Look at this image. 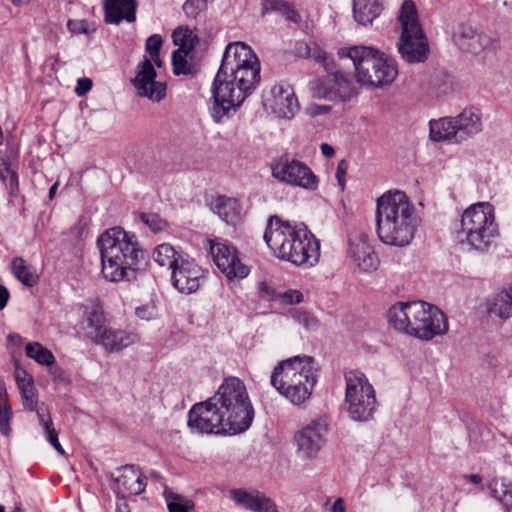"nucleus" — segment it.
I'll return each mask as SVG.
<instances>
[{"mask_svg":"<svg viewBox=\"0 0 512 512\" xmlns=\"http://www.w3.org/2000/svg\"><path fill=\"white\" fill-rule=\"evenodd\" d=\"M254 408L242 380L226 378L216 393L194 404L188 412V427L200 434L236 435L246 431Z\"/></svg>","mask_w":512,"mask_h":512,"instance_id":"obj_1","label":"nucleus"},{"mask_svg":"<svg viewBox=\"0 0 512 512\" xmlns=\"http://www.w3.org/2000/svg\"><path fill=\"white\" fill-rule=\"evenodd\" d=\"M260 62L244 42L229 43L212 85L211 116L220 123L229 118L260 83Z\"/></svg>","mask_w":512,"mask_h":512,"instance_id":"obj_2","label":"nucleus"},{"mask_svg":"<svg viewBox=\"0 0 512 512\" xmlns=\"http://www.w3.org/2000/svg\"><path fill=\"white\" fill-rule=\"evenodd\" d=\"M263 238L280 260L305 268L319 261V240L304 223H291L273 215L268 220Z\"/></svg>","mask_w":512,"mask_h":512,"instance_id":"obj_3","label":"nucleus"},{"mask_svg":"<svg viewBox=\"0 0 512 512\" xmlns=\"http://www.w3.org/2000/svg\"><path fill=\"white\" fill-rule=\"evenodd\" d=\"M376 233L391 247L409 246L417 232L418 216L408 196L399 190L388 191L376 202Z\"/></svg>","mask_w":512,"mask_h":512,"instance_id":"obj_4","label":"nucleus"},{"mask_svg":"<svg viewBox=\"0 0 512 512\" xmlns=\"http://www.w3.org/2000/svg\"><path fill=\"white\" fill-rule=\"evenodd\" d=\"M97 246L101 255L102 274L110 282L128 280L142 257L136 236L120 227L103 232Z\"/></svg>","mask_w":512,"mask_h":512,"instance_id":"obj_5","label":"nucleus"},{"mask_svg":"<svg viewBox=\"0 0 512 512\" xmlns=\"http://www.w3.org/2000/svg\"><path fill=\"white\" fill-rule=\"evenodd\" d=\"M297 53L300 57L313 59L328 73L309 82L308 89L313 98L346 103L358 96L359 91L354 82L344 72L335 70L333 57L317 43H300Z\"/></svg>","mask_w":512,"mask_h":512,"instance_id":"obj_6","label":"nucleus"},{"mask_svg":"<svg viewBox=\"0 0 512 512\" xmlns=\"http://www.w3.org/2000/svg\"><path fill=\"white\" fill-rule=\"evenodd\" d=\"M316 373L313 357L297 355L279 362L270 382L291 403L300 405L310 398L317 382Z\"/></svg>","mask_w":512,"mask_h":512,"instance_id":"obj_7","label":"nucleus"},{"mask_svg":"<svg viewBox=\"0 0 512 512\" xmlns=\"http://www.w3.org/2000/svg\"><path fill=\"white\" fill-rule=\"evenodd\" d=\"M340 57H348L354 65L357 84L366 88L390 86L398 75L395 59L371 46H353L339 50Z\"/></svg>","mask_w":512,"mask_h":512,"instance_id":"obj_8","label":"nucleus"},{"mask_svg":"<svg viewBox=\"0 0 512 512\" xmlns=\"http://www.w3.org/2000/svg\"><path fill=\"white\" fill-rule=\"evenodd\" d=\"M494 207L488 202H478L468 207L461 217L458 237L473 249L485 252L498 237Z\"/></svg>","mask_w":512,"mask_h":512,"instance_id":"obj_9","label":"nucleus"},{"mask_svg":"<svg viewBox=\"0 0 512 512\" xmlns=\"http://www.w3.org/2000/svg\"><path fill=\"white\" fill-rule=\"evenodd\" d=\"M401 34L397 49L408 63L424 62L429 53L428 41L420 23L416 7L411 0L403 2L398 16Z\"/></svg>","mask_w":512,"mask_h":512,"instance_id":"obj_10","label":"nucleus"},{"mask_svg":"<svg viewBox=\"0 0 512 512\" xmlns=\"http://www.w3.org/2000/svg\"><path fill=\"white\" fill-rule=\"evenodd\" d=\"M345 381V407L349 418L355 422L372 420L378 403L366 375L359 370H351L345 374Z\"/></svg>","mask_w":512,"mask_h":512,"instance_id":"obj_11","label":"nucleus"},{"mask_svg":"<svg viewBox=\"0 0 512 512\" xmlns=\"http://www.w3.org/2000/svg\"><path fill=\"white\" fill-rule=\"evenodd\" d=\"M85 333L94 344L111 354L119 353L139 340L138 335L132 331L109 326L103 311L97 307L92 308L88 314Z\"/></svg>","mask_w":512,"mask_h":512,"instance_id":"obj_12","label":"nucleus"},{"mask_svg":"<svg viewBox=\"0 0 512 512\" xmlns=\"http://www.w3.org/2000/svg\"><path fill=\"white\" fill-rule=\"evenodd\" d=\"M272 176L280 182L298 186L308 190H315L318 178L303 162L288 155L275 160L271 165Z\"/></svg>","mask_w":512,"mask_h":512,"instance_id":"obj_13","label":"nucleus"},{"mask_svg":"<svg viewBox=\"0 0 512 512\" xmlns=\"http://www.w3.org/2000/svg\"><path fill=\"white\" fill-rule=\"evenodd\" d=\"M425 307L424 301L397 302L387 312L388 323L395 330L416 338L415 330L426 317Z\"/></svg>","mask_w":512,"mask_h":512,"instance_id":"obj_14","label":"nucleus"},{"mask_svg":"<svg viewBox=\"0 0 512 512\" xmlns=\"http://www.w3.org/2000/svg\"><path fill=\"white\" fill-rule=\"evenodd\" d=\"M152 61L161 67L162 61L157 54V58L148 59L146 56L138 63L136 67V76L131 80L137 95L146 97L152 102H160L166 96V84L161 81H156V70Z\"/></svg>","mask_w":512,"mask_h":512,"instance_id":"obj_15","label":"nucleus"},{"mask_svg":"<svg viewBox=\"0 0 512 512\" xmlns=\"http://www.w3.org/2000/svg\"><path fill=\"white\" fill-rule=\"evenodd\" d=\"M327 431V422L323 418L312 420L309 424L295 433L294 442L296 455L303 461L315 459L320 452L324 434Z\"/></svg>","mask_w":512,"mask_h":512,"instance_id":"obj_16","label":"nucleus"},{"mask_svg":"<svg viewBox=\"0 0 512 512\" xmlns=\"http://www.w3.org/2000/svg\"><path fill=\"white\" fill-rule=\"evenodd\" d=\"M210 254L228 280L243 279L249 274V268L241 262L236 248L227 242L210 241Z\"/></svg>","mask_w":512,"mask_h":512,"instance_id":"obj_17","label":"nucleus"},{"mask_svg":"<svg viewBox=\"0 0 512 512\" xmlns=\"http://www.w3.org/2000/svg\"><path fill=\"white\" fill-rule=\"evenodd\" d=\"M453 41L462 51L478 54L498 47V39L490 34L478 32L473 27L461 24L453 32Z\"/></svg>","mask_w":512,"mask_h":512,"instance_id":"obj_18","label":"nucleus"},{"mask_svg":"<svg viewBox=\"0 0 512 512\" xmlns=\"http://www.w3.org/2000/svg\"><path fill=\"white\" fill-rule=\"evenodd\" d=\"M264 105L280 118L291 119L299 109L293 88L288 84L278 83L271 87L265 96Z\"/></svg>","mask_w":512,"mask_h":512,"instance_id":"obj_19","label":"nucleus"},{"mask_svg":"<svg viewBox=\"0 0 512 512\" xmlns=\"http://www.w3.org/2000/svg\"><path fill=\"white\" fill-rule=\"evenodd\" d=\"M205 276L204 270L191 258H183L171 272L173 286L183 294L196 292Z\"/></svg>","mask_w":512,"mask_h":512,"instance_id":"obj_20","label":"nucleus"},{"mask_svg":"<svg viewBox=\"0 0 512 512\" xmlns=\"http://www.w3.org/2000/svg\"><path fill=\"white\" fill-rule=\"evenodd\" d=\"M348 253L360 271L372 272L377 269L379 260L367 235H352L349 239Z\"/></svg>","mask_w":512,"mask_h":512,"instance_id":"obj_21","label":"nucleus"},{"mask_svg":"<svg viewBox=\"0 0 512 512\" xmlns=\"http://www.w3.org/2000/svg\"><path fill=\"white\" fill-rule=\"evenodd\" d=\"M229 496L237 506L253 512H279L271 498L255 489L235 488L229 491Z\"/></svg>","mask_w":512,"mask_h":512,"instance_id":"obj_22","label":"nucleus"},{"mask_svg":"<svg viewBox=\"0 0 512 512\" xmlns=\"http://www.w3.org/2000/svg\"><path fill=\"white\" fill-rule=\"evenodd\" d=\"M426 317H423L420 328H416V338L429 341L436 336L444 335L448 331L445 314L436 306L426 302Z\"/></svg>","mask_w":512,"mask_h":512,"instance_id":"obj_23","label":"nucleus"},{"mask_svg":"<svg viewBox=\"0 0 512 512\" xmlns=\"http://www.w3.org/2000/svg\"><path fill=\"white\" fill-rule=\"evenodd\" d=\"M120 475L114 480L113 490L120 498L139 495L145 490L146 483L141 473L133 466L126 465L119 469Z\"/></svg>","mask_w":512,"mask_h":512,"instance_id":"obj_24","label":"nucleus"},{"mask_svg":"<svg viewBox=\"0 0 512 512\" xmlns=\"http://www.w3.org/2000/svg\"><path fill=\"white\" fill-rule=\"evenodd\" d=\"M135 0H106L104 3L105 21L109 24H119L123 19L127 22L136 20Z\"/></svg>","mask_w":512,"mask_h":512,"instance_id":"obj_25","label":"nucleus"},{"mask_svg":"<svg viewBox=\"0 0 512 512\" xmlns=\"http://www.w3.org/2000/svg\"><path fill=\"white\" fill-rule=\"evenodd\" d=\"M485 312L490 318H496L505 321L512 317V294L511 289L507 288L488 298L485 303Z\"/></svg>","mask_w":512,"mask_h":512,"instance_id":"obj_26","label":"nucleus"},{"mask_svg":"<svg viewBox=\"0 0 512 512\" xmlns=\"http://www.w3.org/2000/svg\"><path fill=\"white\" fill-rule=\"evenodd\" d=\"M454 119L460 143L482 131L481 114L477 109H464Z\"/></svg>","mask_w":512,"mask_h":512,"instance_id":"obj_27","label":"nucleus"},{"mask_svg":"<svg viewBox=\"0 0 512 512\" xmlns=\"http://www.w3.org/2000/svg\"><path fill=\"white\" fill-rule=\"evenodd\" d=\"M15 379L21 393L24 408L29 411L35 410L38 398L32 376H30L25 370L17 369L15 372Z\"/></svg>","mask_w":512,"mask_h":512,"instance_id":"obj_28","label":"nucleus"},{"mask_svg":"<svg viewBox=\"0 0 512 512\" xmlns=\"http://www.w3.org/2000/svg\"><path fill=\"white\" fill-rule=\"evenodd\" d=\"M430 138L433 141H449L460 143L457 138V129L453 117H443L438 120H431L429 123Z\"/></svg>","mask_w":512,"mask_h":512,"instance_id":"obj_29","label":"nucleus"},{"mask_svg":"<svg viewBox=\"0 0 512 512\" xmlns=\"http://www.w3.org/2000/svg\"><path fill=\"white\" fill-rule=\"evenodd\" d=\"M212 210L227 224H236L241 218L239 201L227 196H218Z\"/></svg>","mask_w":512,"mask_h":512,"instance_id":"obj_30","label":"nucleus"},{"mask_svg":"<svg viewBox=\"0 0 512 512\" xmlns=\"http://www.w3.org/2000/svg\"><path fill=\"white\" fill-rule=\"evenodd\" d=\"M383 0H353L354 19L361 25L372 24L382 11Z\"/></svg>","mask_w":512,"mask_h":512,"instance_id":"obj_31","label":"nucleus"},{"mask_svg":"<svg viewBox=\"0 0 512 512\" xmlns=\"http://www.w3.org/2000/svg\"><path fill=\"white\" fill-rule=\"evenodd\" d=\"M34 411L36 412L39 424L43 429L46 440L60 455H64L65 451L59 443L58 432L54 427L50 414L46 411V409H44L42 406L39 407L38 405Z\"/></svg>","mask_w":512,"mask_h":512,"instance_id":"obj_32","label":"nucleus"},{"mask_svg":"<svg viewBox=\"0 0 512 512\" xmlns=\"http://www.w3.org/2000/svg\"><path fill=\"white\" fill-rule=\"evenodd\" d=\"M11 271L14 277L27 287H33L38 283L39 276L35 268L21 257L12 260Z\"/></svg>","mask_w":512,"mask_h":512,"instance_id":"obj_33","label":"nucleus"},{"mask_svg":"<svg viewBox=\"0 0 512 512\" xmlns=\"http://www.w3.org/2000/svg\"><path fill=\"white\" fill-rule=\"evenodd\" d=\"M277 12L285 17L286 20L299 23L301 16L295 10L294 6L286 0H263L262 14Z\"/></svg>","mask_w":512,"mask_h":512,"instance_id":"obj_34","label":"nucleus"},{"mask_svg":"<svg viewBox=\"0 0 512 512\" xmlns=\"http://www.w3.org/2000/svg\"><path fill=\"white\" fill-rule=\"evenodd\" d=\"M490 495L496 499L506 511L512 509V483L504 479H493L489 483Z\"/></svg>","mask_w":512,"mask_h":512,"instance_id":"obj_35","label":"nucleus"},{"mask_svg":"<svg viewBox=\"0 0 512 512\" xmlns=\"http://www.w3.org/2000/svg\"><path fill=\"white\" fill-rule=\"evenodd\" d=\"M183 258L170 244L166 243L158 245L153 252L154 261L171 271Z\"/></svg>","mask_w":512,"mask_h":512,"instance_id":"obj_36","label":"nucleus"},{"mask_svg":"<svg viewBox=\"0 0 512 512\" xmlns=\"http://www.w3.org/2000/svg\"><path fill=\"white\" fill-rule=\"evenodd\" d=\"M25 353L27 357L41 365L52 366L55 362L52 352L39 342L28 343L25 347Z\"/></svg>","mask_w":512,"mask_h":512,"instance_id":"obj_37","label":"nucleus"},{"mask_svg":"<svg viewBox=\"0 0 512 512\" xmlns=\"http://www.w3.org/2000/svg\"><path fill=\"white\" fill-rule=\"evenodd\" d=\"M173 42L178 49L176 51L192 53L195 48L198 38L194 35L193 31L185 28H178L173 32Z\"/></svg>","mask_w":512,"mask_h":512,"instance_id":"obj_38","label":"nucleus"},{"mask_svg":"<svg viewBox=\"0 0 512 512\" xmlns=\"http://www.w3.org/2000/svg\"><path fill=\"white\" fill-rule=\"evenodd\" d=\"M191 53L174 51L172 55V66L174 74L176 75H193L195 72V68L193 64H191L187 57L190 56Z\"/></svg>","mask_w":512,"mask_h":512,"instance_id":"obj_39","label":"nucleus"},{"mask_svg":"<svg viewBox=\"0 0 512 512\" xmlns=\"http://www.w3.org/2000/svg\"><path fill=\"white\" fill-rule=\"evenodd\" d=\"M165 498L169 512H189L193 508L191 501L173 492H166Z\"/></svg>","mask_w":512,"mask_h":512,"instance_id":"obj_40","label":"nucleus"},{"mask_svg":"<svg viewBox=\"0 0 512 512\" xmlns=\"http://www.w3.org/2000/svg\"><path fill=\"white\" fill-rule=\"evenodd\" d=\"M290 314L291 317L295 320V322H297L299 325L303 326L307 330H313L318 325L317 319L307 311L292 309L290 311Z\"/></svg>","mask_w":512,"mask_h":512,"instance_id":"obj_41","label":"nucleus"},{"mask_svg":"<svg viewBox=\"0 0 512 512\" xmlns=\"http://www.w3.org/2000/svg\"><path fill=\"white\" fill-rule=\"evenodd\" d=\"M207 3L206 0H186L182 9L188 18L196 19L202 11L206 10Z\"/></svg>","mask_w":512,"mask_h":512,"instance_id":"obj_42","label":"nucleus"},{"mask_svg":"<svg viewBox=\"0 0 512 512\" xmlns=\"http://www.w3.org/2000/svg\"><path fill=\"white\" fill-rule=\"evenodd\" d=\"M140 219L148 226L153 232H159L167 227V223L158 214L155 213H141Z\"/></svg>","mask_w":512,"mask_h":512,"instance_id":"obj_43","label":"nucleus"},{"mask_svg":"<svg viewBox=\"0 0 512 512\" xmlns=\"http://www.w3.org/2000/svg\"><path fill=\"white\" fill-rule=\"evenodd\" d=\"M12 417V410L10 405L0 407V432L4 436H9L11 433L10 420Z\"/></svg>","mask_w":512,"mask_h":512,"instance_id":"obj_44","label":"nucleus"},{"mask_svg":"<svg viewBox=\"0 0 512 512\" xmlns=\"http://www.w3.org/2000/svg\"><path fill=\"white\" fill-rule=\"evenodd\" d=\"M162 44V37L159 34H153L147 38L145 50L150 54L151 58H157V54L160 52Z\"/></svg>","mask_w":512,"mask_h":512,"instance_id":"obj_45","label":"nucleus"},{"mask_svg":"<svg viewBox=\"0 0 512 512\" xmlns=\"http://www.w3.org/2000/svg\"><path fill=\"white\" fill-rule=\"evenodd\" d=\"M135 313L140 319L146 320V321L155 319L158 315L156 305L152 302H149L140 307H137Z\"/></svg>","mask_w":512,"mask_h":512,"instance_id":"obj_46","label":"nucleus"},{"mask_svg":"<svg viewBox=\"0 0 512 512\" xmlns=\"http://www.w3.org/2000/svg\"><path fill=\"white\" fill-rule=\"evenodd\" d=\"M67 28L73 34H86L88 32L87 22L85 20H69Z\"/></svg>","mask_w":512,"mask_h":512,"instance_id":"obj_47","label":"nucleus"},{"mask_svg":"<svg viewBox=\"0 0 512 512\" xmlns=\"http://www.w3.org/2000/svg\"><path fill=\"white\" fill-rule=\"evenodd\" d=\"M302 299V293L297 290H290L282 295L283 302L288 304H298L302 301Z\"/></svg>","mask_w":512,"mask_h":512,"instance_id":"obj_48","label":"nucleus"},{"mask_svg":"<svg viewBox=\"0 0 512 512\" xmlns=\"http://www.w3.org/2000/svg\"><path fill=\"white\" fill-rule=\"evenodd\" d=\"M92 88V81L88 78H80L77 81L75 92L78 96L85 95Z\"/></svg>","mask_w":512,"mask_h":512,"instance_id":"obj_49","label":"nucleus"},{"mask_svg":"<svg viewBox=\"0 0 512 512\" xmlns=\"http://www.w3.org/2000/svg\"><path fill=\"white\" fill-rule=\"evenodd\" d=\"M346 173H347V163L345 160H341L337 166L336 178H337L338 184L342 188V190L345 187Z\"/></svg>","mask_w":512,"mask_h":512,"instance_id":"obj_50","label":"nucleus"},{"mask_svg":"<svg viewBox=\"0 0 512 512\" xmlns=\"http://www.w3.org/2000/svg\"><path fill=\"white\" fill-rule=\"evenodd\" d=\"M331 512H347L345 500L342 497H338L329 508Z\"/></svg>","mask_w":512,"mask_h":512,"instance_id":"obj_51","label":"nucleus"},{"mask_svg":"<svg viewBox=\"0 0 512 512\" xmlns=\"http://www.w3.org/2000/svg\"><path fill=\"white\" fill-rule=\"evenodd\" d=\"M86 229V223L83 220H79L75 226L71 229V234L75 238H81Z\"/></svg>","mask_w":512,"mask_h":512,"instance_id":"obj_52","label":"nucleus"},{"mask_svg":"<svg viewBox=\"0 0 512 512\" xmlns=\"http://www.w3.org/2000/svg\"><path fill=\"white\" fill-rule=\"evenodd\" d=\"M7 403V390L2 377H0V407L8 406Z\"/></svg>","mask_w":512,"mask_h":512,"instance_id":"obj_53","label":"nucleus"},{"mask_svg":"<svg viewBox=\"0 0 512 512\" xmlns=\"http://www.w3.org/2000/svg\"><path fill=\"white\" fill-rule=\"evenodd\" d=\"M8 299V290L3 285H0V310H2L6 306Z\"/></svg>","mask_w":512,"mask_h":512,"instance_id":"obj_54","label":"nucleus"},{"mask_svg":"<svg viewBox=\"0 0 512 512\" xmlns=\"http://www.w3.org/2000/svg\"><path fill=\"white\" fill-rule=\"evenodd\" d=\"M320 149H321L322 154L327 158H331L335 154L334 148L327 143H322L320 146Z\"/></svg>","mask_w":512,"mask_h":512,"instance_id":"obj_55","label":"nucleus"},{"mask_svg":"<svg viewBox=\"0 0 512 512\" xmlns=\"http://www.w3.org/2000/svg\"><path fill=\"white\" fill-rule=\"evenodd\" d=\"M50 374L55 381H63L65 378L64 371L60 367L51 368Z\"/></svg>","mask_w":512,"mask_h":512,"instance_id":"obj_56","label":"nucleus"},{"mask_svg":"<svg viewBox=\"0 0 512 512\" xmlns=\"http://www.w3.org/2000/svg\"><path fill=\"white\" fill-rule=\"evenodd\" d=\"M464 477L473 484L479 485L482 483V477L478 474H467Z\"/></svg>","mask_w":512,"mask_h":512,"instance_id":"obj_57","label":"nucleus"},{"mask_svg":"<svg viewBox=\"0 0 512 512\" xmlns=\"http://www.w3.org/2000/svg\"><path fill=\"white\" fill-rule=\"evenodd\" d=\"M57 188H58V182L54 183L50 189H49V198L52 199L55 194H56V191H57Z\"/></svg>","mask_w":512,"mask_h":512,"instance_id":"obj_58","label":"nucleus"},{"mask_svg":"<svg viewBox=\"0 0 512 512\" xmlns=\"http://www.w3.org/2000/svg\"><path fill=\"white\" fill-rule=\"evenodd\" d=\"M10 185H15L17 186L18 185V178H17V175L15 173H13L11 175V179H10Z\"/></svg>","mask_w":512,"mask_h":512,"instance_id":"obj_59","label":"nucleus"},{"mask_svg":"<svg viewBox=\"0 0 512 512\" xmlns=\"http://www.w3.org/2000/svg\"><path fill=\"white\" fill-rule=\"evenodd\" d=\"M9 339L12 340V339H17V340H21V337L17 334L15 335H9Z\"/></svg>","mask_w":512,"mask_h":512,"instance_id":"obj_60","label":"nucleus"},{"mask_svg":"<svg viewBox=\"0 0 512 512\" xmlns=\"http://www.w3.org/2000/svg\"><path fill=\"white\" fill-rule=\"evenodd\" d=\"M15 5H20L24 2V0H11Z\"/></svg>","mask_w":512,"mask_h":512,"instance_id":"obj_61","label":"nucleus"},{"mask_svg":"<svg viewBox=\"0 0 512 512\" xmlns=\"http://www.w3.org/2000/svg\"><path fill=\"white\" fill-rule=\"evenodd\" d=\"M151 477H153L155 479H158L159 478V474L157 472H152L151 473Z\"/></svg>","mask_w":512,"mask_h":512,"instance_id":"obj_62","label":"nucleus"},{"mask_svg":"<svg viewBox=\"0 0 512 512\" xmlns=\"http://www.w3.org/2000/svg\"><path fill=\"white\" fill-rule=\"evenodd\" d=\"M13 512H24L21 508H16Z\"/></svg>","mask_w":512,"mask_h":512,"instance_id":"obj_63","label":"nucleus"},{"mask_svg":"<svg viewBox=\"0 0 512 512\" xmlns=\"http://www.w3.org/2000/svg\"><path fill=\"white\" fill-rule=\"evenodd\" d=\"M0 512H5L4 511V506L0 505Z\"/></svg>","mask_w":512,"mask_h":512,"instance_id":"obj_64","label":"nucleus"}]
</instances>
